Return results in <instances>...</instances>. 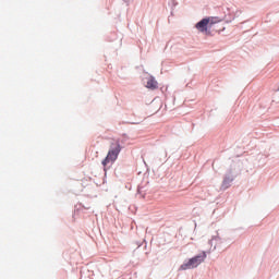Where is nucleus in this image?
Instances as JSON below:
<instances>
[{"label":"nucleus","instance_id":"1","mask_svg":"<svg viewBox=\"0 0 279 279\" xmlns=\"http://www.w3.org/2000/svg\"><path fill=\"white\" fill-rule=\"evenodd\" d=\"M217 23H221V19L209 16L196 23L195 28L197 32H201V34H210L209 29H213V26L217 25Z\"/></svg>","mask_w":279,"mask_h":279},{"label":"nucleus","instance_id":"2","mask_svg":"<svg viewBox=\"0 0 279 279\" xmlns=\"http://www.w3.org/2000/svg\"><path fill=\"white\" fill-rule=\"evenodd\" d=\"M206 252H203L202 254L190 258L187 262L180 266L179 271H186L187 269H195L199 267V265L206 260Z\"/></svg>","mask_w":279,"mask_h":279},{"label":"nucleus","instance_id":"3","mask_svg":"<svg viewBox=\"0 0 279 279\" xmlns=\"http://www.w3.org/2000/svg\"><path fill=\"white\" fill-rule=\"evenodd\" d=\"M119 154H121V145L117 144L116 147L108 151L107 157L102 160L104 171H106L108 165H112L119 158Z\"/></svg>","mask_w":279,"mask_h":279},{"label":"nucleus","instance_id":"4","mask_svg":"<svg viewBox=\"0 0 279 279\" xmlns=\"http://www.w3.org/2000/svg\"><path fill=\"white\" fill-rule=\"evenodd\" d=\"M232 182H234V178L232 177H226L222 181L221 191H227V189H230V186L232 185Z\"/></svg>","mask_w":279,"mask_h":279},{"label":"nucleus","instance_id":"5","mask_svg":"<svg viewBox=\"0 0 279 279\" xmlns=\"http://www.w3.org/2000/svg\"><path fill=\"white\" fill-rule=\"evenodd\" d=\"M146 88H150L151 90H156V88H158V82L156 78H154V76L148 77Z\"/></svg>","mask_w":279,"mask_h":279}]
</instances>
